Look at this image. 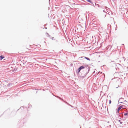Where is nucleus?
Wrapping results in <instances>:
<instances>
[{
	"label": "nucleus",
	"instance_id": "f257e3e1",
	"mask_svg": "<svg viewBox=\"0 0 128 128\" xmlns=\"http://www.w3.org/2000/svg\"><path fill=\"white\" fill-rule=\"evenodd\" d=\"M84 69V70H86V74H87L89 72L90 70V68L89 67L88 65H87L86 66H80L76 71V72L77 73H79L80 71L82 69Z\"/></svg>",
	"mask_w": 128,
	"mask_h": 128
},
{
	"label": "nucleus",
	"instance_id": "f03ea898",
	"mask_svg": "<svg viewBox=\"0 0 128 128\" xmlns=\"http://www.w3.org/2000/svg\"><path fill=\"white\" fill-rule=\"evenodd\" d=\"M53 96H55V97H56L58 98L60 100H62L64 102H65V103H66L68 104L70 106H71V107H73V106H71V105L69 104H68L66 102L64 101V100L63 99H62V98H60V97L59 96H54V94H53Z\"/></svg>",
	"mask_w": 128,
	"mask_h": 128
},
{
	"label": "nucleus",
	"instance_id": "7ed1b4c3",
	"mask_svg": "<svg viewBox=\"0 0 128 128\" xmlns=\"http://www.w3.org/2000/svg\"><path fill=\"white\" fill-rule=\"evenodd\" d=\"M120 110V109L118 108L117 109V111L116 112V113L117 114L119 115V117L121 118H122L123 116V112L121 113V114L122 115V116H121L120 114L119 113V111Z\"/></svg>",
	"mask_w": 128,
	"mask_h": 128
},
{
	"label": "nucleus",
	"instance_id": "20e7f679",
	"mask_svg": "<svg viewBox=\"0 0 128 128\" xmlns=\"http://www.w3.org/2000/svg\"><path fill=\"white\" fill-rule=\"evenodd\" d=\"M86 58V59L87 60L90 61V59L86 57V56H82L81 57H80V58Z\"/></svg>",
	"mask_w": 128,
	"mask_h": 128
},
{
	"label": "nucleus",
	"instance_id": "39448f33",
	"mask_svg": "<svg viewBox=\"0 0 128 128\" xmlns=\"http://www.w3.org/2000/svg\"><path fill=\"white\" fill-rule=\"evenodd\" d=\"M112 46L111 45H109L107 47H106V48L107 49H108L109 50H110L112 48Z\"/></svg>",
	"mask_w": 128,
	"mask_h": 128
},
{
	"label": "nucleus",
	"instance_id": "423d86ee",
	"mask_svg": "<svg viewBox=\"0 0 128 128\" xmlns=\"http://www.w3.org/2000/svg\"><path fill=\"white\" fill-rule=\"evenodd\" d=\"M86 1L88 2L91 3V4H92L93 6H94V5L93 4V2L91 0H86Z\"/></svg>",
	"mask_w": 128,
	"mask_h": 128
},
{
	"label": "nucleus",
	"instance_id": "0eeeda50",
	"mask_svg": "<svg viewBox=\"0 0 128 128\" xmlns=\"http://www.w3.org/2000/svg\"><path fill=\"white\" fill-rule=\"evenodd\" d=\"M124 99V98H120L119 100V102H120L122 103L123 102H122V101H123V100Z\"/></svg>",
	"mask_w": 128,
	"mask_h": 128
},
{
	"label": "nucleus",
	"instance_id": "6e6552de",
	"mask_svg": "<svg viewBox=\"0 0 128 128\" xmlns=\"http://www.w3.org/2000/svg\"><path fill=\"white\" fill-rule=\"evenodd\" d=\"M84 74V76L81 75V76H80V77L81 78H85V76H86V75H87V74H86V72Z\"/></svg>",
	"mask_w": 128,
	"mask_h": 128
},
{
	"label": "nucleus",
	"instance_id": "1a4fd4ad",
	"mask_svg": "<svg viewBox=\"0 0 128 128\" xmlns=\"http://www.w3.org/2000/svg\"><path fill=\"white\" fill-rule=\"evenodd\" d=\"M124 116H127L128 118V112L127 111H126L125 113H124Z\"/></svg>",
	"mask_w": 128,
	"mask_h": 128
},
{
	"label": "nucleus",
	"instance_id": "9d476101",
	"mask_svg": "<svg viewBox=\"0 0 128 128\" xmlns=\"http://www.w3.org/2000/svg\"><path fill=\"white\" fill-rule=\"evenodd\" d=\"M108 29H110L111 28V25L109 24H108Z\"/></svg>",
	"mask_w": 128,
	"mask_h": 128
},
{
	"label": "nucleus",
	"instance_id": "9b49d317",
	"mask_svg": "<svg viewBox=\"0 0 128 128\" xmlns=\"http://www.w3.org/2000/svg\"><path fill=\"white\" fill-rule=\"evenodd\" d=\"M4 58V56L1 55L0 56V60H2V59H3Z\"/></svg>",
	"mask_w": 128,
	"mask_h": 128
},
{
	"label": "nucleus",
	"instance_id": "f8f14e48",
	"mask_svg": "<svg viewBox=\"0 0 128 128\" xmlns=\"http://www.w3.org/2000/svg\"><path fill=\"white\" fill-rule=\"evenodd\" d=\"M34 66V64H30L29 65V67L30 68L33 67Z\"/></svg>",
	"mask_w": 128,
	"mask_h": 128
},
{
	"label": "nucleus",
	"instance_id": "ddd939ff",
	"mask_svg": "<svg viewBox=\"0 0 128 128\" xmlns=\"http://www.w3.org/2000/svg\"><path fill=\"white\" fill-rule=\"evenodd\" d=\"M124 106V105H121V106H120L118 108H119L120 110L122 108L123 106Z\"/></svg>",
	"mask_w": 128,
	"mask_h": 128
},
{
	"label": "nucleus",
	"instance_id": "4468645a",
	"mask_svg": "<svg viewBox=\"0 0 128 128\" xmlns=\"http://www.w3.org/2000/svg\"><path fill=\"white\" fill-rule=\"evenodd\" d=\"M100 8H105L106 9V8H107V7L106 6L105 7L104 6H100Z\"/></svg>",
	"mask_w": 128,
	"mask_h": 128
},
{
	"label": "nucleus",
	"instance_id": "2eb2a0df",
	"mask_svg": "<svg viewBox=\"0 0 128 128\" xmlns=\"http://www.w3.org/2000/svg\"><path fill=\"white\" fill-rule=\"evenodd\" d=\"M118 122H120V124H122V122L120 120H118Z\"/></svg>",
	"mask_w": 128,
	"mask_h": 128
},
{
	"label": "nucleus",
	"instance_id": "dca6fc26",
	"mask_svg": "<svg viewBox=\"0 0 128 128\" xmlns=\"http://www.w3.org/2000/svg\"><path fill=\"white\" fill-rule=\"evenodd\" d=\"M112 101L111 100H110L109 101V104H110L111 103Z\"/></svg>",
	"mask_w": 128,
	"mask_h": 128
},
{
	"label": "nucleus",
	"instance_id": "f3484780",
	"mask_svg": "<svg viewBox=\"0 0 128 128\" xmlns=\"http://www.w3.org/2000/svg\"><path fill=\"white\" fill-rule=\"evenodd\" d=\"M122 58L124 59V61L126 60V59L124 57H123Z\"/></svg>",
	"mask_w": 128,
	"mask_h": 128
},
{
	"label": "nucleus",
	"instance_id": "a211bd4d",
	"mask_svg": "<svg viewBox=\"0 0 128 128\" xmlns=\"http://www.w3.org/2000/svg\"><path fill=\"white\" fill-rule=\"evenodd\" d=\"M46 34H47L48 35V36H50V35L49 34H48V33L46 32Z\"/></svg>",
	"mask_w": 128,
	"mask_h": 128
},
{
	"label": "nucleus",
	"instance_id": "6ab92c4d",
	"mask_svg": "<svg viewBox=\"0 0 128 128\" xmlns=\"http://www.w3.org/2000/svg\"><path fill=\"white\" fill-rule=\"evenodd\" d=\"M97 5H98V7H100V6H99V4H97Z\"/></svg>",
	"mask_w": 128,
	"mask_h": 128
},
{
	"label": "nucleus",
	"instance_id": "aec40b11",
	"mask_svg": "<svg viewBox=\"0 0 128 128\" xmlns=\"http://www.w3.org/2000/svg\"><path fill=\"white\" fill-rule=\"evenodd\" d=\"M23 107L22 106L21 107H20V109L21 108V109H22V108Z\"/></svg>",
	"mask_w": 128,
	"mask_h": 128
},
{
	"label": "nucleus",
	"instance_id": "412c9836",
	"mask_svg": "<svg viewBox=\"0 0 128 128\" xmlns=\"http://www.w3.org/2000/svg\"><path fill=\"white\" fill-rule=\"evenodd\" d=\"M26 61H25V63H26ZM23 64H24V62H23Z\"/></svg>",
	"mask_w": 128,
	"mask_h": 128
},
{
	"label": "nucleus",
	"instance_id": "4be33fe9",
	"mask_svg": "<svg viewBox=\"0 0 128 128\" xmlns=\"http://www.w3.org/2000/svg\"><path fill=\"white\" fill-rule=\"evenodd\" d=\"M84 71L85 72V73L86 72V70H84Z\"/></svg>",
	"mask_w": 128,
	"mask_h": 128
},
{
	"label": "nucleus",
	"instance_id": "5701e85b",
	"mask_svg": "<svg viewBox=\"0 0 128 128\" xmlns=\"http://www.w3.org/2000/svg\"><path fill=\"white\" fill-rule=\"evenodd\" d=\"M54 38V37L52 38V39L53 40Z\"/></svg>",
	"mask_w": 128,
	"mask_h": 128
},
{
	"label": "nucleus",
	"instance_id": "b1692460",
	"mask_svg": "<svg viewBox=\"0 0 128 128\" xmlns=\"http://www.w3.org/2000/svg\"><path fill=\"white\" fill-rule=\"evenodd\" d=\"M103 88H104V87L102 88V90H103Z\"/></svg>",
	"mask_w": 128,
	"mask_h": 128
},
{
	"label": "nucleus",
	"instance_id": "393cba45",
	"mask_svg": "<svg viewBox=\"0 0 128 128\" xmlns=\"http://www.w3.org/2000/svg\"><path fill=\"white\" fill-rule=\"evenodd\" d=\"M103 12H104V10H103Z\"/></svg>",
	"mask_w": 128,
	"mask_h": 128
},
{
	"label": "nucleus",
	"instance_id": "a878e982",
	"mask_svg": "<svg viewBox=\"0 0 128 128\" xmlns=\"http://www.w3.org/2000/svg\"><path fill=\"white\" fill-rule=\"evenodd\" d=\"M82 1H84L83 0H82Z\"/></svg>",
	"mask_w": 128,
	"mask_h": 128
},
{
	"label": "nucleus",
	"instance_id": "bb28decb",
	"mask_svg": "<svg viewBox=\"0 0 128 128\" xmlns=\"http://www.w3.org/2000/svg\"><path fill=\"white\" fill-rule=\"evenodd\" d=\"M17 70V69H16H16H15V70Z\"/></svg>",
	"mask_w": 128,
	"mask_h": 128
},
{
	"label": "nucleus",
	"instance_id": "cd10ccee",
	"mask_svg": "<svg viewBox=\"0 0 128 128\" xmlns=\"http://www.w3.org/2000/svg\"><path fill=\"white\" fill-rule=\"evenodd\" d=\"M17 70V69H16H16H15V70Z\"/></svg>",
	"mask_w": 128,
	"mask_h": 128
},
{
	"label": "nucleus",
	"instance_id": "c85d7f7f",
	"mask_svg": "<svg viewBox=\"0 0 128 128\" xmlns=\"http://www.w3.org/2000/svg\"><path fill=\"white\" fill-rule=\"evenodd\" d=\"M43 90H44V89H43Z\"/></svg>",
	"mask_w": 128,
	"mask_h": 128
},
{
	"label": "nucleus",
	"instance_id": "c756f323",
	"mask_svg": "<svg viewBox=\"0 0 128 128\" xmlns=\"http://www.w3.org/2000/svg\"><path fill=\"white\" fill-rule=\"evenodd\" d=\"M114 64L115 65V64L114 63Z\"/></svg>",
	"mask_w": 128,
	"mask_h": 128
},
{
	"label": "nucleus",
	"instance_id": "7c9ffc66",
	"mask_svg": "<svg viewBox=\"0 0 128 128\" xmlns=\"http://www.w3.org/2000/svg\"><path fill=\"white\" fill-rule=\"evenodd\" d=\"M14 69L15 70H16L15 69V68H14Z\"/></svg>",
	"mask_w": 128,
	"mask_h": 128
},
{
	"label": "nucleus",
	"instance_id": "2f4dec72",
	"mask_svg": "<svg viewBox=\"0 0 128 128\" xmlns=\"http://www.w3.org/2000/svg\"><path fill=\"white\" fill-rule=\"evenodd\" d=\"M80 128H81V127H80Z\"/></svg>",
	"mask_w": 128,
	"mask_h": 128
}]
</instances>
